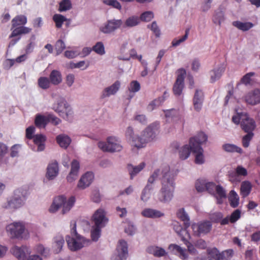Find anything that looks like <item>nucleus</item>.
I'll list each match as a JSON object with an SVG mask.
<instances>
[{
	"label": "nucleus",
	"instance_id": "nucleus-3",
	"mask_svg": "<svg viewBox=\"0 0 260 260\" xmlns=\"http://www.w3.org/2000/svg\"><path fill=\"white\" fill-rule=\"evenodd\" d=\"M27 23V18L23 15H17L12 20V28H14L12 31L10 38H14L22 34H27L29 33L31 29L30 28L24 26Z\"/></svg>",
	"mask_w": 260,
	"mask_h": 260
},
{
	"label": "nucleus",
	"instance_id": "nucleus-1",
	"mask_svg": "<svg viewBox=\"0 0 260 260\" xmlns=\"http://www.w3.org/2000/svg\"><path fill=\"white\" fill-rule=\"evenodd\" d=\"M170 167L165 165L162 168L155 170L148 180V184L142 191L141 199L146 202L150 198V190L152 189L151 185L155 180L160 174L162 175L161 178V188L158 194V200L161 202L170 201L173 196V191L175 187L174 178L173 175L170 172Z\"/></svg>",
	"mask_w": 260,
	"mask_h": 260
},
{
	"label": "nucleus",
	"instance_id": "nucleus-60",
	"mask_svg": "<svg viewBox=\"0 0 260 260\" xmlns=\"http://www.w3.org/2000/svg\"><path fill=\"white\" fill-rule=\"evenodd\" d=\"M217 185L212 182H207L206 181L205 190L207 191L209 193L213 195L215 192Z\"/></svg>",
	"mask_w": 260,
	"mask_h": 260
},
{
	"label": "nucleus",
	"instance_id": "nucleus-20",
	"mask_svg": "<svg viewBox=\"0 0 260 260\" xmlns=\"http://www.w3.org/2000/svg\"><path fill=\"white\" fill-rule=\"evenodd\" d=\"M207 136L203 132L199 133L197 136L191 138L189 140V143L191 148L196 147L198 146L201 147V145L207 141Z\"/></svg>",
	"mask_w": 260,
	"mask_h": 260
},
{
	"label": "nucleus",
	"instance_id": "nucleus-41",
	"mask_svg": "<svg viewBox=\"0 0 260 260\" xmlns=\"http://www.w3.org/2000/svg\"><path fill=\"white\" fill-rule=\"evenodd\" d=\"M191 152H192L191 145L189 144V145H184L179 151L180 158L182 160L187 158Z\"/></svg>",
	"mask_w": 260,
	"mask_h": 260
},
{
	"label": "nucleus",
	"instance_id": "nucleus-5",
	"mask_svg": "<svg viewBox=\"0 0 260 260\" xmlns=\"http://www.w3.org/2000/svg\"><path fill=\"white\" fill-rule=\"evenodd\" d=\"M75 198L71 197L67 201L63 196H59L54 198L53 202L49 208V211L52 213L55 212L60 207H62V213L64 214L68 212L75 202Z\"/></svg>",
	"mask_w": 260,
	"mask_h": 260
},
{
	"label": "nucleus",
	"instance_id": "nucleus-31",
	"mask_svg": "<svg viewBox=\"0 0 260 260\" xmlns=\"http://www.w3.org/2000/svg\"><path fill=\"white\" fill-rule=\"evenodd\" d=\"M192 152L196 154L195 162L197 164H202L204 162V157L203 155V149L202 147L198 146L196 147L191 148Z\"/></svg>",
	"mask_w": 260,
	"mask_h": 260
},
{
	"label": "nucleus",
	"instance_id": "nucleus-51",
	"mask_svg": "<svg viewBox=\"0 0 260 260\" xmlns=\"http://www.w3.org/2000/svg\"><path fill=\"white\" fill-rule=\"evenodd\" d=\"M247 134L245 135L242 140V145L244 148H247L249 145L250 141L252 140L254 134L253 133H247Z\"/></svg>",
	"mask_w": 260,
	"mask_h": 260
},
{
	"label": "nucleus",
	"instance_id": "nucleus-43",
	"mask_svg": "<svg viewBox=\"0 0 260 260\" xmlns=\"http://www.w3.org/2000/svg\"><path fill=\"white\" fill-rule=\"evenodd\" d=\"M51 83L49 79L46 77H41L38 80L39 87L45 90L50 88Z\"/></svg>",
	"mask_w": 260,
	"mask_h": 260
},
{
	"label": "nucleus",
	"instance_id": "nucleus-52",
	"mask_svg": "<svg viewBox=\"0 0 260 260\" xmlns=\"http://www.w3.org/2000/svg\"><path fill=\"white\" fill-rule=\"evenodd\" d=\"M224 15L222 12L220 11L216 13L213 17V22L215 24L220 25L221 22L224 20Z\"/></svg>",
	"mask_w": 260,
	"mask_h": 260
},
{
	"label": "nucleus",
	"instance_id": "nucleus-18",
	"mask_svg": "<svg viewBox=\"0 0 260 260\" xmlns=\"http://www.w3.org/2000/svg\"><path fill=\"white\" fill-rule=\"evenodd\" d=\"M94 178L93 174L92 172H87L80 178L78 184V187L80 189H85L89 186Z\"/></svg>",
	"mask_w": 260,
	"mask_h": 260
},
{
	"label": "nucleus",
	"instance_id": "nucleus-33",
	"mask_svg": "<svg viewBox=\"0 0 260 260\" xmlns=\"http://www.w3.org/2000/svg\"><path fill=\"white\" fill-rule=\"evenodd\" d=\"M145 166V164L144 162H141L138 166H133L132 165H128L127 169L131 176V179H133V177L143 170Z\"/></svg>",
	"mask_w": 260,
	"mask_h": 260
},
{
	"label": "nucleus",
	"instance_id": "nucleus-40",
	"mask_svg": "<svg viewBox=\"0 0 260 260\" xmlns=\"http://www.w3.org/2000/svg\"><path fill=\"white\" fill-rule=\"evenodd\" d=\"M229 201L230 206L233 208H236L239 204V197L236 192L232 190L229 196Z\"/></svg>",
	"mask_w": 260,
	"mask_h": 260
},
{
	"label": "nucleus",
	"instance_id": "nucleus-6",
	"mask_svg": "<svg viewBox=\"0 0 260 260\" xmlns=\"http://www.w3.org/2000/svg\"><path fill=\"white\" fill-rule=\"evenodd\" d=\"M76 226V225L75 223L73 228L71 230V234L73 237H71L70 236L66 237V241L68 247L72 251L80 249L83 247L87 245L90 242L89 240H86L77 234Z\"/></svg>",
	"mask_w": 260,
	"mask_h": 260
},
{
	"label": "nucleus",
	"instance_id": "nucleus-24",
	"mask_svg": "<svg viewBox=\"0 0 260 260\" xmlns=\"http://www.w3.org/2000/svg\"><path fill=\"white\" fill-rule=\"evenodd\" d=\"M58 173V166L56 161L55 160L53 162L49 164L46 173V177L49 179H54L57 175Z\"/></svg>",
	"mask_w": 260,
	"mask_h": 260
},
{
	"label": "nucleus",
	"instance_id": "nucleus-15",
	"mask_svg": "<svg viewBox=\"0 0 260 260\" xmlns=\"http://www.w3.org/2000/svg\"><path fill=\"white\" fill-rule=\"evenodd\" d=\"M127 244L123 240L119 241L116 247L117 255L113 260H124L128 256Z\"/></svg>",
	"mask_w": 260,
	"mask_h": 260
},
{
	"label": "nucleus",
	"instance_id": "nucleus-48",
	"mask_svg": "<svg viewBox=\"0 0 260 260\" xmlns=\"http://www.w3.org/2000/svg\"><path fill=\"white\" fill-rule=\"evenodd\" d=\"M72 8L71 2L70 0H62L59 3L58 11L60 12L66 11Z\"/></svg>",
	"mask_w": 260,
	"mask_h": 260
},
{
	"label": "nucleus",
	"instance_id": "nucleus-57",
	"mask_svg": "<svg viewBox=\"0 0 260 260\" xmlns=\"http://www.w3.org/2000/svg\"><path fill=\"white\" fill-rule=\"evenodd\" d=\"M206 180L199 179L196 183V188L198 192H202L205 190Z\"/></svg>",
	"mask_w": 260,
	"mask_h": 260
},
{
	"label": "nucleus",
	"instance_id": "nucleus-2",
	"mask_svg": "<svg viewBox=\"0 0 260 260\" xmlns=\"http://www.w3.org/2000/svg\"><path fill=\"white\" fill-rule=\"evenodd\" d=\"M232 120L236 124H240L242 129L245 133H253L256 127L255 121L250 118L246 113L237 112L232 117Z\"/></svg>",
	"mask_w": 260,
	"mask_h": 260
},
{
	"label": "nucleus",
	"instance_id": "nucleus-9",
	"mask_svg": "<svg viewBox=\"0 0 260 260\" xmlns=\"http://www.w3.org/2000/svg\"><path fill=\"white\" fill-rule=\"evenodd\" d=\"M6 230L11 238H24L25 226L22 222H15L11 223L7 226Z\"/></svg>",
	"mask_w": 260,
	"mask_h": 260
},
{
	"label": "nucleus",
	"instance_id": "nucleus-13",
	"mask_svg": "<svg viewBox=\"0 0 260 260\" xmlns=\"http://www.w3.org/2000/svg\"><path fill=\"white\" fill-rule=\"evenodd\" d=\"M53 109L61 116H63L62 114L65 113L67 119H68V117L73 113L70 106L64 100H61L58 101L56 104H54Z\"/></svg>",
	"mask_w": 260,
	"mask_h": 260
},
{
	"label": "nucleus",
	"instance_id": "nucleus-27",
	"mask_svg": "<svg viewBox=\"0 0 260 260\" xmlns=\"http://www.w3.org/2000/svg\"><path fill=\"white\" fill-rule=\"evenodd\" d=\"M169 249L174 254H178L179 257L182 259H185L188 257L186 250L182 249L180 246L177 244H171L169 246Z\"/></svg>",
	"mask_w": 260,
	"mask_h": 260
},
{
	"label": "nucleus",
	"instance_id": "nucleus-37",
	"mask_svg": "<svg viewBox=\"0 0 260 260\" xmlns=\"http://www.w3.org/2000/svg\"><path fill=\"white\" fill-rule=\"evenodd\" d=\"M225 66L222 64L218 69L212 71L211 74V82H214L216 80L219 79L222 75V74L225 71Z\"/></svg>",
	"mask_w": 260,
	"mask_h": 260
},
{
	"label": "nucleus",
	"instance_id": "nucleus-14",
	"mask_svg": "<svg viewBox=\"0 0 260 260\" xmlns=\"http://www.w3.org/2000/svg\"><path fill=\"white\" fill-rule=\"evenodd\" d=\"M10 251L18 260H27V257L31 252L29 249L25 246H22L20 247L14 246Z\"/></svg>",
	"mask_w": 260,
	"mask_h": 260
},
{
	"label": "nucleus",
	"instance_id": "nucleus-4",
	"mask_svg": "<svg viewBox=\"0 0 260 260\" xmlns=\"http://www.w3.org/2000/svg\"><path fill=\"white\" fill-rule=\"evenodd\" d=\"M158 125V123H154L148 126L141 137L133 140L134 146L137 148H142L144 147L147 143L153 140L155 137Z\"/></svg>",
	"mask_w": 260,
	"mask_h": 260
},
{
	"label": "nucleus",
	"instance_id": "nucleus-7",
	"mask_svg": "<svg viewBox=\"0 0 260 260\" xmlns=\"http://www.w3.org/2000/svg\"><path fill=\"white\" fill-rule=\"evenodd\" d=\"M26 194V190L22 189H16L14 191V196L8 201L7 205L4 207L10 209H17L20 207L24 204Z\"/></svg>",
	"mask_w": 260,
	"mask_h": 260
},
{
	"label": "nucleus",
	"instance_id": "nucleus-47",
	"mask_svg": "<svg viewBox=\"0 0 260 260\" xmlns=\"http://www.w3.org/2000/svg\"><path fill=\"white\" fill-rule=\"evenodd\" d=\"M189 32V28H187L185 30V35L179 39L175 38L173 39L172 42V45L173 47H177L179 46L181 43L184 42L188 38Z\"/></svg>",
	"mask_w": 260,
	"mask_h": 260
},
{
	"label": "nucleus",
	"instance_id": "nucleus-58",
	"mask_svg": "<svg viewBox=\"0 0 260 260\" xmlns=\"http://www.w3.org/2000/svg\"><path fill=\"white\" fill-rule=\"evenodd\" d=\"M147 27L148 28H150V29L153 31L156 37H159L160 36V29L157 26L156 21H153L150 25H148Z\"/></svg>",
	"mask_w": 260,
	"mask_h": 260
},
{
	"label": "nucleus",
	"instance_id": "nucleus-26",
	"mask_svg": "<svg viewBox=\"0 0 260 260\" xmlns=\"http://www.w3.org/2000/svg\"><path fill=\"white\" fill-rule=\"evenodd\" d=\"M141 214L145 217L151 218H159L164 215L160 211L150 208L145 209L141 212Z\"/></svg>",
	"mask_w": 260,
	"mask_h": 260
},
{
	"label": "nucleus",
	"instance_id": "nucleus-25",
	"mask_svg": "<svg viewBox=\"0 0 260 260\" xmlns=\"http://www.w3.org/2000/svg\"><path fill=\"white\" fill-rule=\"evenodd\" d=\"M120 86V82L116 81L110 86L106 88L102 95V98H104L106 96H109L111 95L115 94L119 90Z\"/></svg>",
	"mask_w": 260,
	"mask_h": 260
},
{
	"label": "nucleus",
	"instance_id": "nucleus-35",
	"mask_svg": "<svg viewBox=\"0 0 260 260\" xmlns=\"http://www.w3.org/2000/svg\"><path fill=\"white\" fill-rule=\"evenodd\" d=\"M147 251L150 254H152L154 256L160 257L164 256L166 254V251L162 248L155 246H150L147 249Z\"/></svg>",
	"mask_w": 260,
	"mask_h": 260
},
{
	"label": "nucleus",
	"instance_id": "nucleus-55",
	"mask_svg": "<svg viewBox=\"0 0 260 260\" xmlns=\"http://www.w3.org/2000/svg\"><path fill=\"white\" fill-rule=\"evenodd\" d=\"M154 17V14L151 11H146L140 16V19L143 21L149 22Z\"/></svg>",
	"mask_w": 260,
	"mask_h": 260
},
{
	"label": "nucleus",
	"instance_id": "nucleus-36",
	"mask_svg": "<svg viewBox=\"0 0 260 260\" xmlns=\"http://www.w3.org/2000/svg\"><path fill=\"white\" fill-rule=\"evenodd\" d=\"M232 24L234 26L243 31L249 30L254 25L253 23L250 22H242L240 21H233Z\"/></svg>",
	"mask_w": 260,
	"mask_h": 260
},
{
	"label": "nucleus",
	"instance_id": "nucleus-42",
	"mask_svg": "<svg viewBox=\"0 0 260 260\" xmlns=\"http://www.w3.org/2000/svg\"><path fill=\"white\" fill-rule=\"evenodd\" d=\"M52 19L55 22V26L57 28L62 27L64 22L67 20L66 17L59 14H55L53 16Z\"/></svg>",
	"mask_w": 260,
	"mask_h": 260
},
{
	"label": "nucleus",
	"instance_id": "nucleus-49",
	"mask_svg": "<svg viewBox=\"0 0 260 260\" xmlns=\"http://www.w3.org/2000/svg\"><path fill=\"white\" fill-rule=\"evenodd\" d=\"M140 22V20L137 16H132L128 18L125 22V25L127 27H133L138 25Z\"/></svg>",
	"mask_w": 260,
	"mask_h": 260
},
{
	"label": "nucleus",
	"instance_id": "nucleus-34",
	"mask_svg": "<svg viewBox=\"0 0 260 260\" xmlns=\"http://www.w3.org/2000/svg\"><path fill=\"white\" fill-rule=\"evenodd\" d=\"M47 123V115L45 116L40 114L36 115L35 124L38 128H45Z\"/></svg>",
	"mask_w": 260,
	"mask_h": 260
},
{
	"label": "nucleus",
	"instance_id": "nucleus-8",
	"mask_svg": "<svg viewBox=\"0 0 260 260\" xmlns=\"http://www.w3.org/2000/svg\"><path fill=\"white\" fill-rule=\"evenodd\" d=\"M99 147L103 151L113 152L120 151L122 146L119 144L118 139L115 137H109L107 139V142H100Z\"/></svg>",
	"mask_w": 260,
	"mask_h": 260
},
{
	"label": "nucleus",
	"instance_id": "nucleus-22",
	"mask_svg": "<svg viewBox=\"0 0 260 260\" xmlns=\"http://www.w3.org/2000/svg\"><path fill=\"white\" fill-rule=\"evenodd\" d=\"M213 196L216 199V203L220 205L223 203V200L226 198V192L220 185H217Z\"/></svg>",
	"mask_w": 260,
	"mask_h": 260
},
{
	"label": "nucleus",
	"instance_id": "nucleus-38",
	"mask_svg": "<svg viewBox=\"0 0 260 260\" xmlns=\"http://www.w3.org/2000/svg\"><path fill=\"white\" fill-rule=\"evenodd\" d=\"M56 141L61 147L66 149L70 144L71 140L68 136L59 135L56 137Z\"/></svg>",
	"mask_w": 260,
	"mask_h": 260
},
{
	"label": "nucleus",
	"instance_id": "nucleus-59",
	"mask_svg": "<svg viewBox=\"0 0 260 260\" xmlns=\"http://www.w3.org/2000/svg\"><path fill=\"white\" fill-rule=\"evenodd\" d=\"M61 122L60 119L54 115L53 114H49L47 115V123H51V124L57 125Z\"/></svg>",
	"mask_w": 260,
	"mask_h": 260
},
{
	"label": "nucleus",
	"instance_id": "nucleus-44",
	"mask_svg": "<svg viewBox=\"0 0 260 260\" xmlns=\"http://www.w3.org/2000/svg\"><path fill=\"white\" fill-rule=\"evenodd\" d=\"M223 149L228 152H238L239 153H242L243 151L242 149L238 147L236 145L231 144H225L222 146Z\"/></svg>",
	"mask_w": 260,
	"mask_h": 260
},
{
	"label": "nucleus",
	"instance_id": "nucleus-32",
	"mask_svg": "<svg viewBox=\"0 0 260 260\" xmlns=\"http://www.w3.org/2000/svg\"><path fill=\"white\" fill-rule=\"evenodd\" d=\"M177 216L183 222L184 226L188 228L190 224V219L184 208H181L177 212Z\"/></svg>",
	"mask_w": 260,
	"mask_h": 260
},
{
	"label": "nucleus",
	"instance_id": "nucleus-39",
	"mask_svg": "<svg viewBox=\"0 0 260 260\" xmlns=\"http://www.w3.org/2000/svg\"><path fill=\"white\" fill-rule=\"evenodd\" d=\"M251 188L252 185L250 182L248 181L242 182L240 188L241 196L244 198L247 197L250 194Z\"/></svg>",
	"mask_w": 260,
	"mask_h": 260
},
{
	"label": "nucleus",
	"instance_id": "nucleus-45",
	"mask_svg": "<svg viewBox=\"0 0 260 260\" xmlns=\"http://www.w3.org/2000/svg\"><path fill=\"white\" fill-rule=\"evenodd\" d=\"M54 243L55 247H56L55 250L56 253L59 252L64 243V240L63 238L61 235H57L54 238Z\"/></svg>",
	"mask_w": 260,
	"mask_h": 260
},
{
	"label": "nucleus",
	"instance_id": "nucleus-12",
	"mask_svg": "<svg viewBox=\"0 0 260 260\" xmlns=\"http://www.w3.org/2000/svg\"><path fill=\"white\" fill-rule=\"evenodd\" d=\"M191 228L194 235L200 236L202 234H206L211 230L212 224L209 221H205L198 223H193Z\"/></svg>",
	"mask_w": 260,
	"mask_h": 260
},
{
	"label": "nucleus",
	"instance_id": "nucleus-21",
	"mask_svg": "<svg viewBox=\"0 0 260 260\" xmlns=\"http://www.w3.org/2000/svg\"><path fill=\"white\" fill-rule=\"evenodd\" d=\"M79 168V162L77 160H73L71 164V171L67 177L68 182H72L76 179L78 176Z\"/></svg>",
	"mask_w": 260,
	"mask_h": 260
},
{
	"label": "nucleus",
	"instance_id": "nucleus-64",
	"mask_svg": "<svg viewBox=\"0 0 260 260\" xmlns=\"http://www.w3.org/2000/svg\"><path fill=\"white\" fill-rule=\"evenodd\" d=\"M223 215L221 212H215L211 215L210 219L211 220L215 223L220 222L222 218Z\"/></svg>",
	"mask_w": 260,
	"mask_h": 260
},
{
	"label": "nucleus",
	"instance_id": "nucleus-17",
	"mask_svg": "<svg viewBox=\"0 0 260 260\" xmlns=\"http://www.w3.org/2000/svg\"><path fill=\"white\" fill-rule=\"evenodd\" d=\"M245 102L251 105H255L260 103V89H255L247 93L245 97Z\"/></svg>",
	"mask_w": 260,
	"mask_h": 260
},
{
	"label": "nucleus",
	"instance_id": "nucleus-28",
	"mask_svg": "<svg viewBox=\"0 0 260 260\" xmlns=\"http://www.w3.org/2000/svg\"><path fill=\"white\" fill-rule=\"evenodd\" d=\"M207 251L209 260H221L223 258V253H220L216 248H208Z\"/></svg>",
	"mask_w": 260,
	"mask_h": 260
},
{
	"label": "nucleus",
	"instance_id": "nucleus-61",
	"mask_svg": "<svg viewBox=\"0 0 260 260\" xmlns=\"http://www.w3.org/2000/svg\"><path fill=\"white\" fill-rule=\"evenodd\" d=\"M254 72H249L245 75L241 79V82L245 85L250 83L251 78L254 75Z\"/></svg>",
	"mask_w": 260,
	"mask_h": 260
},
{
	"label": "nucleus",
	"instance_id": "nucleus-19",
	"mask_svg": "<svg viewBox=\"0 0 260 260\" xmlns=\"http://www.w3.org/2000/svg\"><path fill=\"white\" fill-rule=\"evenodd\" d=\"M204 101V94L201 90L197 89L193 98V104L194 110L197 112H200L202 108Z\"/></svg>",
	"mask_w": 260,
	"mask_h": 260
},
{
	"label": "nucleus",
	"instance_id": "nucleus-56",
	"mask_svg": "<svg viewBox=\"0 0 260 260\" xmlns=\"http://www.w3.org/2000/svg\"><path fill=\"white\" fill-rule=\"evenodd\" d=\"M103 3L108 6H111L118 10L121 9L120 4L117 0H103Z\"/></svg>",
	"mask_w": 260,
	"mask_h": 260
},
{
	"label": "nucleus",
	"instance_id": "nucleus-10",
	"mask_svg": "<svg viewBox=\"0 0 260 260\" xmlns=\"http://www.w3.org/2000/svg\"><path fill=\"white\" fill-rule=\"evenodd\" d=\"M186 75V71L183 69L178 70V75L173 86V92L175 95L179 96L181 94L184 86V80Z\"/></svg>",
	"mask_w": 260,
	"mask_h": 260
},
{
	"label": "nucleus",
	"instance_id": "nucleus-53",
	"mask_svg": "<svg viewBox=\"0 0 260 260\" xmlns=\"http://www.w3.org/2000/svg\"><path fill=\"white\" fill-rule=\"evenodd\" d=\"M241 211L239 209H236L233 211L230 216L231 223H234L241 217Z\"/></svg>",
	"mask_w": 260,
	"mask_h": 260
},
{
	"label": "nucleus",
	"instance_id": "nucleus-63",
	"mask_svg": "<svg viewBox=\"0 0 260 260\" xmlns=\"http://www.w3.org/2000/svg\"><path fill=\"white\" fill-rule=\"evenodd\" d=\"M164 99L161 98H159L157 99H155L148 105V108L150 110H152L155 107L160 105L161 103L164 101Z\"/></svg>",
	"mask_w": 260,
	"mask_h": 260
},
{
	"label": "nucleus",
	"instance_id": "nucleus-11",
	"mask_svg": "<svg viewBox=\"0 0 260 260\" xmlns=\"http://www.w3.org/2000/svg\"><path fill=\"white\" fill-rule=\"evenodd\" d=\"M108 219L106 216V212L103 209H98L93 214L91 221L93 225L104 228L108 222Z\"/></svg>",
	"mask_w": 260,
	"mask_h": 260
},
{
	"label": "nucleus",
	"instance_id": "nucleus-16",
	"mask_svg": "<svg viewBox=\"0 0 260 260\" xmlns=\"http://www.w3.org/2000/svg\"><path fill=\"white\" fill-rule=\"evenodd\" d=\"M122 24L120 19L108 20L104 26L100 27V30L104 34H109L119 28Z\"/></svg>",
	"mask_w": 260,
	"mask_h": 260
},
{
	"label": "nucleus",
	"instance_id": "nucleus-54",
	"mask_svg": "<svg viewBox=\"0 0 260 260\" xmlns=\"http://www.w3.org/2000/svg\"><path fill=\"white\" fill-rule=\"evenodd\" d=\"M56 54H60L66 48V45L62 40H58L56 41L55 45Z\"/></svg>",
	"mask_w": 260,
	"mask_h": 260
},
{
	"label": "nucleus",
	"instance_id": "nucleus-29",
	"mask_svg": "<svg viewBox=\"0 0 260 260\" xmlns=\"http://www.w3.org/2000/svg\"><path fill=\"white\" fill-rule=\"evenodd\" d=\"M49 79L51 84L54 85H57L62 82L61 74L59 71L53 70L50 74Z\"/></svg>",
	"mask_w": 260,
	"mask_h": 260
},
{
	"label": "nucleus",
	"instance_id": "nucleus-23",
	"mask_svg": "<svg viewBox=\"0 0 260 260\" xmlns=\"http://www.w3.org/2000/svg\"><path fill=\"white\" fill-rule=\"evenodd\" d=\"M173 229L180 237L182 241L186 240V239H190V236L187 230V228H186L185 226L183 228L178 222H174Z\"/></svg>",
	"mask_w": 260,
	"mask_h": 260
},
{
	"label": "nucleus",
	"instance_id": "nucleus-50",
	"mask_svg": "<svg viewBox=\"0 0 260 260\" xmlns=\"http://www.w3.org/2000/svg\"><path fill=\"white\" fill-rule=\"evenodd\" d=\"M92 50L99 55H103L105 53L104 44L101 42H99L92 47Z\"/></svg>",
	"mask_w": 260,
	"mask_h": 260
},
{
	"label": "nucleus",
	"instance_id": "nucleus-46",
	"mask_svg": "<svg viewBox=\"0 0 260 260\" xmlns=\"http://www.w3.org/2000/svg\"><path fill=\"white\" fill-rule=\"evenodd\" d=\"M102 227L92 225L91 230V238L94 241H97L100 237Z\"/></svg>",
	"mask_w": 260,
	"mask_h": 260
},
{
	"label": "nucleus",
	"instance_id": "nucleus-30",
	"mask_svg": "<svg viewBox=\"0 0 260 260\" xmlns=\"http://www.w3.org/2000/svg\"><path fill=\"white\" fill-rule=\"evenodd\" d=\"M34 142L38 145L37 150L38 151H43L45 149V142L46 140V137L42 134H37L34 137Z\"/></svg>",
	"mask_w": 260,
	"mask_h": 260
},
{
	"label": "nucleus",
	"instance_id": "nucleus-62",
	"mask_svg": "<svg viewBox=\"0 0 260 260\" xmlns=\"http://www.w3.org/2000/svg\"><path fill=\"white\" fill-rule=\"evenodd\" d=\"M128 89L131 92H137L140 89V84L137 81H133L130 83Z\"/></svg>",
	"mask_w": 260,
	"mask_h": 260
}]
</instances>
